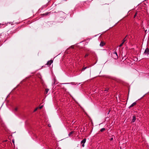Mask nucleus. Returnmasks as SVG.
Returning a JSON list of instances; mask_svg holds the SVG:
<instances>
[{"instance_id": "nucleus-1", "label": "nucleus", "mask_w": 149, "mask_h": 149, "mask_svg": "<svg viewBox=\"0 0 149 149\" xmlns=\"http://www.w3.org/2000/svg\"><path fill=\"white\" fill-rule=\"evenodd\" d=\"M112 56L115 59H116L118 58L117 54L116 51L114 52L113 53Z\"/></svg>"}, {"instance_id": "nucleus-2", "label": "nucleus", "mask_w": 149, "mask_h": 149, "mask_svg": "<svg viewBox=\"0 0 149 149\" xmlns=\"http://www.w3.org/2000/svg\"><path fill=\"white\" fill-rule=\"evenodd\" d=\"M144 54L145 55H148L149 54V49L148 48L146 49Z\"/></svg>"}, {"instance_id": "nucleus-3", "label": "nucleus", "mask_w": 149, "mask_h": 149, "mask_svg": "<svg viewBox=\"0 0 149 149\" xmlns=\"http://www.w3.org/2000/svg\"><path fill=\"white\" fill-rule=\"evenodd\" d=\"M53 60L51 59L48 61L47 63L46 64V65H51V64L53 63Z\"/></svg>"}, {"instance_id": "nucleus-4", "label": "nucleus", "mask_w": 149, "mask_h": 149, "mask_svg": "<svg viewBox=\"0 0 149 149\" xmlns=\"http://www.w3.org/2000/svg\"><path fill=\"white\" fill-rule=\"evenodd\" d=\"M86 138H84L81 141V144H82V146L83 147L84 146V143L86 142Z\"/></svg>"}, {"instance_id": "nucleus-5", "label": "nucleus", "mask_w": 149, "mask_h": 149, "mask_svg": "<svg viewBox=\"0 0 149 149\" xmlns=\"http://www.w3.org/2000/svg\"><path fill=\"white\" fill-rule=\"evenodd\" d=\"M136 120V116H133L132 117V123H134L135 122Z\"/></svg>"}, {"instance_id": "nucleus-6", "label": "nucleus", "mask_w": 149, "mask_h": 149, "mask_svg": "<svg viewBox=\"0 0 149 149\" xmlns=\"http://www.w3.org/2000/svg\"><path fill=\"white\" fill-rule=\"evenodd\" d=\"M50 12H46L45 13L42 14V16H46L48 15L50 13Z\"/></svg>"}, {"instance_id": "nucleus-7", "label": "nucleus", "mask_w": 149, "mask_h": 149, "mask_svg": "<svg viewBox=\"0 0 149 149\" xmlns=\"http://www.w3.org/2000/svg\"><path fill=\"white\" fill-rule=\"evenodd\" d=\"M105 44V43L103 41H102L100 44V46L101 47H103V46Z\"/></svg>"}, {"instance_id": "nucleus-8", "label": "nucleus", "mask_w": 149, "mask_h": 149, "mask_svg": "<svg viewBox=\"0 0 149 149\" xmlns=\"http://www.w3.org/2000/svg\"><path fill=\"white\" fill-rule=\"evenodd\" d=\"M136 104V102H134L129 107V108H130L132 107Z\"/></svg>"}, {"instance_id": "nucleus-9", "label": "nucleus", "mask_w": 149, "mask_h": 149, "mask_svg": "<svg viewBox=\"0 0 149 149\" xmlns=\"http://www.w3.org/2000/svg\"><path fill=\"white\" fill-rule=\"evenodd\" d=\"M17 30L16 29L15 30H13V31H11L10 32V33L11 34H13L14 33H15L16 32H17Z\"/></svg>"}, {"instance_id": "nucleus-10", "label": "nucleus", "mask_w": 149, "mask_h": 149, "mask_svg": "<svg viewBox=\"0 0 149 149\" xmlns=\"http://www.w3.org/2000/svg\"><path fill=\"white\" fill-rule=\"evenodd\" d=\"M49 91V89L48 88H47V89H45V92L44 93L45 94H47V93Z\"/></svg>"}, {"instance_id": "nucleus-11", "label": "nucleus", "mask_w": 149, "mask_h": 149, "mask_svg": "<svg viewBox=\"0 0 149 149\" xmlns=\"http://www.w3.org/2000/svg\"><path fill=\"white\" fill-rule=\"evenodd\" d=\"M127 36H126L125 38L123 39L122 42H123L124 43L126 41V38Z\"/></svg>"}, {"instance_id": "nucleus-12", "label": "nucleus", "mask_w": 149, "mask_h": 149, "mask_svg": "<svg viewBox=\"0 0 149 149\" xmlns=\"http://www.w3.org/2000/svg\"><path fill=\"white\" fill-rule=\"evenodd\" d=\"M74 132L73 131H71V132H70L68 134L69 136H70L71 135H72L73 133Z\"/></svg>"}, {"instance_id": "nucleus-13", "label": "nucleus", "mask_w": 149, "mask_h": 149, "mask_svg": "<svg viewBox=\"0 0 149 149\" xmlns=\"http://www.w3.org/2000/svg\"><path fill=\"white\" fill-rule=\"evenodd\" d=\"M105 130V128H102L100 130V131L101 132H102L104 131V130Z\"/></svg>"}, {"instance_id": "nucleus-14", "label": "nucleus", "mask_w": 149, "mask_h": 149, "mask_svg": "<svg viewBox=\"0 0 149 149\" xmlns=\"http://www.w3.org/2000/svg\"><path fill=\"white\" fill-rule=\"evenodd\" d=\"M87 68V67H86L84 68H83L81 70V71H84V70H85V69H86Z\"/></svg>"}, {"instance_id": "nucleus-15", "label": "nucleus", "mask_w": 149, "mask_h": 149, "mask_svg": "<svg viewBox=\"0 0 149 149\" xmlns=\"http://www.w3.org/2000/svg\"><path fill=\"white\" fill-rule=\"evenodd\" d=\"M124 43L122 42L119 46V47H120L122 46Z\"/></svg>"}, {"instance_id": "nucleus-16", "label": "nucleus", "mask_w": 149, "mask_h": 149, "mask_svg": "<svg viewBox=\"0 0 149 149\" xmlns=\"http://www.w3.org/2000/svg\"><path fill=\"white\" fill-rule=\"evenodd\" d=\"M18 110V108L17 107H15L14 109V110L15 111H17Z\"/></svg>"}, {"instance_id": "nucleus-17", "label": "nucleus", "mask_w": 149, "mask_h": 149, "mask_svg": "<svg viewBox=\"0 0 149 149\" xmlns=\"http://www.w3.org/2000/svg\"><path fill=\"white\" fill-rule=\"evenodd\" d=\"M88 54H86L85 55L84 57H85V58H86V57H87V56H88Z\"/></svg>"}, {"instance_id": "nucleus-18", "label": "nucleus", "mask_w": 149, "mask_h": 149, "mask_svg": "<svg viewBox=\"0 0 149 149\" xmlns=\"http://www.w3.org/2000/svg\"><path fill=\"white\" fill-rule=\"evenodd\" d=\"M38 109V108H36L35 109V110H34V112H35V111H36L37 110V109Z\"/></svg>"}, {"instance_id": "nucleus-19", "label": "nucleus", "mask_w": 149, "mask_h": 149, "mask_svg": "<svg viewBox=\"0 0 149 149\" xmlns=\"http://www.w3.org/2000/svg\"><path fill=\"white\" fill-rule=\"evenodd\" d=\"M137 15V13H136L134 16V18H135Z\"/></svg>"}, {"instance_id": "nucleus-20", "label": "nucleus", "mask_w": 149, "mask_h": 149, "mask_svg": "<svg viewBox=\"0 0 149 149\" xmlns=\"http://www.w3.org/2000/svg\"><path fill=\"white\" fill-rule=\"evenodd\" d=\"M43 107V106H40V107H39V108L40 109H41Z\"/></svg>"}, {"instance_id": "nucleus-21", "label": "nucleus", "mask_w": 149, "mask_h": 149, "mask_svg": "<svg viewBox=\"0 0 149 149\" xmlns=\"http://www.w3.org/2000/svg\"><path fill=\"white\" fill-rule=\"evenodd\" d=\"M113 140V137L111 138H110V141H112Z\"/></svg>"}, {"instance_id": "nucleus-22", "label": "nucleus", "mask_w": 149, "mask_h": 149, "mask_svg": "<svg viewBox=\"0 0 149 149\" xmlns=\"http://www.w3.org/2000/svg\"><path fill=\"white\" fill-rule=\"evenodd\" d=\"M4 25V24H1V23H0V25H2V26H3Z\"/></svg>"}, {"instance_id": "nucleus-23", "label": "nucleus", "mask_w": 149, "mask_h": 149, "mask_svg": "<svg viewBox=\"0 0 149 149\" xmlns=\"http://www.w3.org/2000/svg\"><path fill=\"white\" fill-rule=\"evenodd\" d=\"M108 89H109L108 88L106 89H105V91H107L108 90Z\"/></svg>"}, {"instance_id": "nucleus-24", "label": "nucleus", "mask_w": 149, "mask_h": 149, "mask_svg": "<svg viewBox=\"0 0 149 149\" xmlns=\"http://www.w3.org/2000/svg\"><path fill=\"white\" fill-rule=\"evenodd\" d=\"M145 31L146 32H148V31H147V30H145Z\"/></svg>"}, {"instance_id": "nucleus-25", "label": "nucleus", "mask_w": 149, "mask_h": 149, "mask_svg": "<svg viewBox=\"0 0 149 149\" xmlns=\"http://www.w3.org/2000/svg\"><path fill=\"white\" fill-rule=\"evenodd\" d=\"M14 140H12V142L13 143H14Z\"/></svg>"}, {"instance_id": "nucleus-26", "label": "nucleus", "mask_w": 149, "mask_h": 149, "mask_svg": "<svg viewBox=\"0 0 149 149\" xmlns=\"http://www.w3.org/2000/svg\"><path fill=\"white\" fill-rule=\"evenodd\" d=\"M57 149H61V148H58Z\"/></svg>"}, {"instance_id": "nucleus-27", "label": "nucleus", "mask_w": 149, "mask_h": 149, "mask_svg": "<svg viewBox=\"0 0 149 149\" xmlns=\"http://www.w3.org/2000/svg\"><path fill=\"white\" fill-rule=\"evenodd\" d=\"M48 126H49V127H50V125H48Z\"/></svg>"}]
</instances>
